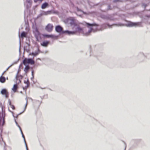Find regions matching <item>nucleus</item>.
I'll use <instances>...</instances> for the list:
<instances>
[{
  "label": "nucleus",
  "instance_id": "obj_1",
  "mask_svg": "<svg viewBox=\"0 0 150 150\" xmlns=\"http://www.w3.org/2000/svg\"><path fill=\"white\" fill-rule=\"evenodd\" d=\"M85 23L87 27L89 29L88 32L85 34L86 36L88 35L91 32L95 33L98 31L102 30V28H100V30L97 27L98 26V24L95 23H90L87 22Z\"/></svg>",
  "mask_w": 150,
  "mask_h": 150
},
{
  "label": "nucleus",
  "instance_id": "obj_2",
  "mask_svg": "<svg viewBox=\"0 0 150 150\" xmlns=\"http://www.w3.org/2000/svg\"><path fill=\"white\" fill-rule=\"evenodd\" d=\"M34 60L32 58H25L23 61V63L24 65H27V64H34Z\"/></svg>",
  "mask_w": 150,
  "mask_h": 150
},
{
  "label": "nucleus",
  "instance_id": "obj_3",
  "mask_svg": "<svg viewBox=\"0 0 150 150\" xmlns=\"http://www.w3.org/2000/svg\"><path fill=\"white\" fill-rule=\"evenodd\" d=\"M68 20L69 21V24L71 26L74 25V26L75 25H77V24L76 23V20L75 18L74 17H70Z\"/></svg>",
  "mask_w": 150,
  "mask_h": 150
},
{
  "label": "nucleus",
  "instance_id": "obj_4",
  "mask_svg": "<svg viewBox=\"0 0 150 150\" xmlns=\"http://www.w3.org/2000/svg\"><path fill=\"white\" fill-rule=\"evenodd\" d=\"M53 26L50 24H48L45 27V30L48 32H51L53 29Z\"/></svg>",
  "mask_w": 150,
  "mask_h": 150
},
{
  "label": "nucleus",
  "instance_id": "obj_5",
  "mask_svg": "<svg viewBox=\"0 0 150 150\" xmlns=\"http://www.w3.org/2000/svg\"><path fill=\"white\" fill-rule=\"evenodd\" d=\"M74 26L76 27H74L73 28V29L74 28L75 29V32H76V33L77 32H81L82 31L83 29L82 28L80 27L77 24V25H75Z\"/></svg>",
  "mask_w": 150,
  "mask_h": 150
},
{
  "label": "nucleus",
  "instance_id": "obj_6",
  "mask_svg": "<svg viewBox=\"0 0 150 150\" xmlns=\"http://www.w3.org/2000/svg\"><path fill=\"white\" fill-rule=\"evenodd\" d=\"M67 33L68 35H74L76 34V32L75 31H70L68 30L62 31V33Z\"/></svg>",
  "mask_w": 150,
  "mask_h": 150
},
{
  "label": "nucleus",
  "instance_id": "obj_7",
  "mask_svg": "<svg viewBox=\"0 0 150 150\" xmlns=\"http://www.w3.org/2000/svg\"><path fill=\"white\" fill-rule=\"evenodd\" d=\"M137 25V23H133L131 22H129L126 24V26L127 27H131L133 26H136Z\"/></svg>",
  "mask_w": 150,
  "mask_h": 150
},
{
  "label": "nucleus",
  "instance_id": "obj_8",
  "mask_svg": "<svg viewBox=\"0 0 150 150\" xmlns=\"http://www.w3.org/2000/svg\"><path fill=\"white\" fill-rule=\"evenodd\" d=\"M55 30L57 32H62V28L60 25L57 26L55 27Z\"/></svg>",
  "mask_w": 150,
  "mask_h": 150
},
{
  "label": "nucleus",
  "instance_id": "obj_9",
  "mask_svg": "<svg viewBox=\"0 0 150 150\" xmlns=\"http://www.w3.org/2000/svg\"><path fill=\"white\" fill-rule=\"evenodd\" d=\"M49 43V42L48 41H44L42 43H41V46L44 47H47Z\"/></svg>",
  "mask_w": 150,
  "mask_h": 150
},
{
  "label": "nucleus",
  "instance_id": "obj_10",
  "mask_svg": "<svg viewBox=\"0 0 150 150\" xmlns=\"http://www.w3.org/2000/svg\"><path fill=\"white\" fill-rule=\"evenodd\" d=\"M20 131L21 132V134H22V137H23V138L24 139V142H25V146H26V150H28V147H27V144H26V141H25V139L24 136V135H23V132H22V130H21V128H20Z\"/></svg>",
  "mask_w": 150,
  "mask_h": 150
},
{
  "label": "nucleus",
  "instance_id": "obj_11",
  "mask_svg": "<svg viewBox=\"0 0 150 150\" xmlns=\"http://www.w3.org/2000/svg\"><path fill=\"white\" fill-rule=\"evenodd\" d=\"M48 4L47 3L45 2L42 4L41 8L42 9H44L48 7Z\"/></svg>",
  "mask_w": 150,
  "mask_h": 150
},
{
  "label": "nucleus",
  "instance_id": "obj_12",
  "mask_svg": "<svg viewBox=\"0 0 150 150\" xmlns=\"http://www.w3.org/2000/svg\"><path fill=\"white\" fill-rule=\"evenodd\" d=\"M40 52V50L38 49V51H35V52H32L30 54V55L35 56L38 54Z\"/></svg>",
  "mask_w": 150,
  "mask_h": 150
},
{
  "label": "nucleus",
  "instance_id": "obj_13",
  "mask_svg": "<svg viewBox=\"0 0 150 150\" xmlns=\"http://www.w3.org/2000/svg\"><path fill=\"white\" fill-rule=\"evenodd\" d=\"M24 83L26 84L27 85L25 87H23V89L24 90L25 89H26L29 87V82L28 80V79L27 81H24Z\"/></svg>",
  "mask_w": 150,
  "mask_h": 150
},
{
  "label": "nucleus",
  "instance_id": "obj_14",
  "mask_svg": "<svg viewBox=\"0 0 150 150\" xmlns=\"http://www.w3.org/2000/svg\"><path fill=\"white\" fill-rule=\"evenodd\" d=\"M43 36L44 37L47 38H52L54 37V36L52 35L44 34Z\"/></svg>",
  "mask_w": 150,
  "mask_h": 150
},
{
  "label": "nucleus",
  "instance_id": "obj_15",
  "mask_svg": "<svg viewBox=\"0 0 150 150\" xmlns=\"http://www.w3.org/2000/svg\"><path fill=\"white\" fill-rule=\"evenodd\" d=\"M6 81V79L4 76H1L0 77V82L2 83H4Z\"/></svg>",
  "mask_w": 150,
  "mask_h": 150
},
{
  "label": "nucleus",
  "instance_id": "obj_16",
  "mask_svg": "<svg viewBox=\"0 0 150 150\" xmlns=\"http://www.w3.org/2000/svg\"><path fill=\"white\" fill-rule=\"evenodd\" d=\"M8 92L7 90L5 89H2L1 91V93L3 95L7 93Z\"/></svg>",
  "mask_w": 150,
  "mask_h": 150
},
{
  "label": "nucleus",
  "instance_id": "obj_17",
  "mask_svg": "<svg viewBox=\"0 0 150 150\" xmlns=\"http://www.w3.org/2000/svg\"><path fill=\"white\" fill-rule=\"evenodd\" d=\"M26 104L25 105V107L24 109V110L22 112L20 113L18 115H17V116H16V117H18V115H20L21 114V113H23L25 110V109H26V107H27V104H28V100H27V98H26Z\"/></svg>",
  "mask_w": 150,
  "mask_h": 150
},
{
  "label": "nucleus",
  "instance_id": "obj_18",
  "mask_svg": "<svg viewBox=\"0 0 150 150\" xmlns=\"http://www.w3.org/2000/svg\"><path fill=\"white\" fill-rule=\"evenodd\" d=\"M27 33L24 31L22 32L21 35V37L22 38H23L26 37Z\"/></svg>",
  "mask_w": 150,
  "mask_h": 150
},
{
  "label": "nucleus",
  "instance_id": "obj_19",
  "mask_svg": "<svg viewBox=\"0 0 150 150\" xmlns=\"http://www.w3.org/2000/svg\"><path fill=\"white\" fill-rule=\"evenodd\" d=\"M17 88V84H15L13 86V87L12 88V90L14 92H15Z\"/></svg>",
  "mask_w": 150,
  "mask_h": 150
},
{
  "label": "nucleus",
  "instance_id": "obj_20",
  "mask_svg": "<svg viewBox=\"0 0 150 150\" xmlns=\"http://www.w3.org/2000/svg\"><path fill=\"white\" fill-rule=\"evenodd\" d=\"M25 67L24 69V71L25 73H27L29 69V67L27 65H25Z\"/></svg>",
  "mask_w": 150,
  "mask_h": 150
},
{
  "label": "nucleus",
  "instance_id": "obj_21",
  "mask_svg": "<svg viewBox=\"0 0 150 150\" xmlns=\"http://www.w3.org/2000/svg\"><path fill=\"white\" fill-rule=\"evenodd\" d=\"M35 31L36 32V33L35 34V37L37 40H38L37 36H36V35H39L40 34V33L38 29L37 28H36L35 29Z\"/></svg>",
  "mask_w": 150,
  "mask_h": 150
},
{
  "label": "nucleus",
  "instance_id": "obj_22",
  "mask_svg": "<svg viewBox=\"0 0 150 150\" xmlns=\"http://www.w3.org/2000/svg\"><path fill=\"white\" fill-rule=\"evenodd\" d=\"M76 9H77V11H78L81 12L83 13L84 14H85V15L88 14L86 12H84L83 11H82V10L80 9H79V8L78 7H77Z\"/></svg>",
  "mask_w": 150,
  "mask_h": 150
},
{
  "label": "nucleus",
  "instance_id": "obj_23",
  "mask_svg": "<svg viewBox=\"0 0 150 150\" xmlns=\"http://www.w3.org/2000/svg\"><path fill=\"white\" fill-rule=\"evenodd\" d=\"M40 16H42L43 15H46V11H42L41 13L40 14Z\"/></svg>",
  "mask_w": 150,
  "mask_h": 150
},
{
  "label": "nucleus",
  "instance_id": "obj_24",
  "mask_svg": "<svg viewBox=\"0 0 150 150\" xmlns=\"http://www.w3.org/2000/svg\"><path fill=\"white\" fill-rule=\"evenodd\" d=\"M46 15H49L51 14L52 13V10H49L47 11H46Z\"/></svg>",
  "mask_w": 150,
  "mask_h": 150
},
{
  "label": "nucleus",
  "instance_id": "obj_25",
  "mask_svg": "<svg viewBox=\"0 0 150 150\" xmlns=\"http://www.w3.org/2000/svg\"><path fill=\"white\" fill-rule=\"evenodd\" d=\"M15 123L16 125L19 128V129H20V128H21V127H20V126L19 125H18V123L16 121V120H15Z\"/></svg>",
  "mask_w": 150,
  "mask_h": 150
},
{
  "label": "nucleus",
  "instance_id": "obj_26",
  "mask_svg": "<svg viewBox=\"0 0 150 150\" xmlns=\"http://www.w3.org/2000/svg\"><path fill=\"white\" fill-rule=\"evenodd\" d=\"M4 95H5V96L6 98H7L8 97V92L7 93H6V94H5Z\"/></svg>",
  "mask_w": 150,
  "mask_h": 150
},
{
  "label": "nucleus",
  "instance_id": "obj_27",
  "mask_svg": "<svg viewBox=\"0 0 150 150\" xmlns=\"http://www.w3.org/2000/svg\"><path fill=\"white\" fill-rule=\"evenodd\" d=\"M121 0H114L113 2H116L118 1H120Z\"/></svg>",
  "mask_w": 150,
  "mask_h": 150
},
{
  "label": "nucleus",
  "instance_id": "obj_28",
  "mask_svg": "<svg viewBox=\"0 0 150 150\" xmlns=\"http://www.w3.org/2000/svg\"><path fill=\"white\" fill-rule=\"evenodd\" d=\"M10 107L13 109V110L15 109V107L14 106V105H12Z\"/></svg>",
  "mask_w": 150,
  "mask_h": 150
},
{
  "label": "nucleus",
  "instance_id": "obj_29",
  "mask_svg": "<svg viewBox=\"0 0 150 150\" xmlns=\"http://www.w3.org/2000/svg\"><path fill=\"white\" fill-rule=\"evenodd\" d=\"M43 0H34L35 2H36L38 1H40V2L42 1Z\"/></svg>",
  "mask_w": 150,
  "mask_h": 150
},
{
  "label": "nucleus",
  "instance_id": "obj_30",
  "mask_svg": "<svg viewBox=\"0 0 150 150\" xmlns=\"http://www.w3.org/2000/svg\"><path fill=\"white\" fill-rule=\"evenodd\" d=\"M3 122L2 124V125L3 126L4 125V123H5V120H4V117H3Z\"/></svg>",
  "mask_w": 150,
  "mask_h": 150
},
{
  "label": "nucleus",
  "instance_id": "obj_31",
  "mask_svg": "<svg viewBox=\"0 0 150 150\" xmlns=\"http://www.w3.org/2000/svg\"><path fill=\"white\" fill-rule=\"evenodd\" d=\"M8 102H9V105L10 106L12 105V104H11V101L10 100H9V101H8Z\"/></svg>",
  "mask_w": 150,
  "mask_h": 150
},
{
  "label": "nucleus",
  "instance_id": "obj_32",
  "mask_svg": "<svg viewBox=\"0 0 150 150\" xmlns=\"http://www.w3.org/2000/svg\"><path fill=\"white\" fill-rule=\"evenodd\" d=\"M76 13V14L77 16H80V17H82V16L81 15V14H80V15H78L77 13Z\"/></svg>",
  "mask_w": 150,
  "mask_h": 150
},
{
  "label": "nucleus",
  "instance_id": "obj_33",
  "mask_svg": "<svg viewBox=\"0 0 150 150\" xmlns=\"http://www.w3.org/2000/svg\"><path fill=\"white\" fill-rule=\"evenodd\" d=\"M142 6H144V8H145L146 6V5L145 4H143Z\"/></svg>",
  "mask_w": 150,
  "mask_h": 150
},
{
  "label": "nucleus",
  "instance_id": "obj_34",
  "mask_svg": "<svg viewBox=\"0 0 150 150\" xmlns=\"http://www.w3.org/2000/svg\"><path fill=\"white\" fill-rule=\"evenodd\" d=\"M26 2L29 3H30V0H26Z\"/></svg>",
  "mask_w": 150,
  "mask_h": 150
},
{
  "label": "nucleus",
  "instance_id": "obj_35",
  "mask_svg": "<svg viewBox=\"0 0 150 150\" xmlns=\"http://www.w3.org/2000/svg\"><path fill=\"white\" fill-rule=\"evenodd\" d=\"M13 65V64L10 65L6 69V71H7L8 70V69L11 67Z\"/></svg>",
  "mask_w": 150,
  "mask_h": 150
},
{
  "label": "nucleus",
  "instance_id": "obj_36",
  "mask_svg": "<svg viewBox=\"0 0 150 150\" xmlns=\"http://www.w3.org/2000/svg\"><path fill=\"white\" fill-rule=\"evenodd\" d=\"M107 25L108 26H109V28H110L112 26V25H109V24H107Z\"/></svg>",
  "mask_w": 150,
  "mask_h": 150
},
{
  "label": "nucleus",
  "instance_id": "obj_37",
  "mask_svg": "<svg viewBox=\"0 0 150 150\" xmlns=\"http://www.w3.org/2000/svg\"><path fill=\"white\" fill-rule=\"evenodd\" d=\"M32 75L33 76V78H34V75H33V71H32Z\"/></svg>",
  "mask_w": 150,
  "mask_h": 150
},
{
  "label": "nucleus",
  "instance_id": "obj_38",
  "mask_svg": "<svg viewBox=\"0 0 150 150\" xmlns=\"http://www.w3.org/2000/svg\"><path fill=\"white\" fill-rule=\"evenodd\" d=\"M108 9H110V5L108 6Z\"/></svg>",
  "mask_w": 150,
  "mask_h": 150
},
{
  "label": "nucleus",
  "instance_id": "obj_39",
  "mask_svg": "<svg viewBox=\"0 0 150 150\" xmlns=\"http://www.w3.org/2000/svg\"><path fill=\"white\" fill-rule=\"evenodd\" d=\"M6 71H4V72L2 73V74L1 76H2L4 75V73Z\"/></svg>",
  "mask_w": 150,
  "mask_h": 150
},
{
  "label": "nucleus",
  "instance_id": "obj_40",
  "mask_svg": "<svg viewBox=\"0 0 150 150\" xmlns=\"http://www.w3.org/2000/svg\"><path fill=\"white\" fill-rule=\"evenodd\" d=\"M119 25H120V26H123V25H122L121 24H119Z\"/></svg>",
  "mask_w": 150,
  "mask_h": 150
},
{
  "label": "nucleus",
  "instance_id": "obj_41",
  "mask_svg": "<svg viewBox=\"0 0 150 150\" xmlns=\"http://www.w3.org/2000/svg\"><path fill=\"white\" fill-rule=\"evenodd\" d=\"M1 118H0V124L1 123Z\"/></svg>",
  "mask_w": 150,
  "mask_h": 150
},
{
  "label": "nucleus",
  "instance_id": "obj_42",
  "mask_svg": "<svg viewBox=\"0 0 150 150\" xmlns=\"http://www.w3.org/2000/svg\"><path fill=\"white\" fill-rule=\"evenodd\" d=\"M147 17H150V16L149 15L147 16Z\"/></svg>",
  "mask_w": 150,
  "mask_h": 150
},
{
  "label": "nucleus",
  "instance_id": "obj_43",
  "mask_svg": "<svg viewBox=\"0 0 150 150\" xmlns=\"http://www.w3.org/2000/svg\"><path fill=\"white\" fill-rule=\"evenodd\" d=\"M105 25V24H104L103 25V26Z\"/></svg>",
  "mask_w": 150,
  "mask_h": 150
},
{
  "label": "nucleus",
  "instance_id": "obj_44",
  "mask_svg": "<svg viewBox=\"0 0 150 150\" xmlns=\"http://www.w3.org/2000/svg\"><path fill=\"white\" fill-rule=\"evenodd\" d=\"M20 93H22V91H21V92H20Z\"/></svg>",
  "mask_w": 150,
  "mask_h": 150
},
{
  "label": "nucleus",
  "instance_id": "obj_45",
  "mask_svg": "<svg viewBox=\"0 0 150 150\" xmlns=\"http://www.w3.org/2000/svg\"><path fill=\"white\" fill-rule=\"evenodd\" d=\"M33 77H32V78H31V79H33Z\"/></svg>",
  "mask_w": 150,
  "mask_h": 150
},
{
  "label": "nucleus",
  "instance_id": "obj_46",
  "mask_svg": "<svg viewBox=\"0 0 150 150\" xmlns=\"http://www.w3.org/2000/svg\"><path fill=\"white\" fill-rule=\"evenodd\" d=\"M125 148H126V147H125Z\"/></svg>",
  "mask_w": 150,
  "mask_h": 150
},
{
  "label": "nucleus",
  "instance_id": "obj_47",
  "mask_svg": "<svg viewBox=\"0 0 150 150\" xmlns=\"http://www.w3.org/2000/svg\"><path fill=\"white\" fill-rule=\"evenodd\" d=\"M19 51H20V48H19Z\"/></svg>",
  "mask_w": 150,
  "mask_h": 150
}]
</instances>
